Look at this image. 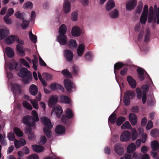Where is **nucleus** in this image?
<instances>
[{"label":"nucleus","instance_id":"nucleus-1","mask_svg":"<svg viewBox=\"0 0 159 159\" xmlns=\"http://www.w3.org/2000/svg\"><path fill=\"white\" fill-rule=\"evenodd\" d=\"M32 116H26L23 118V123L30 127H33L35 125L36 122L39 121L37 113L34 110L32 111Z\"/></svg>","mask_w":159,"mask_h":159},{"label":"nucleus","instance_id":"nucleus-2","mask_svg":"<svg viewBox=\"0 0 159 159\" xmlns=\"http://www.w3.org/2000/svg\"><path fill=\"white\" fill-rule=\"evenodd\" d=\"M66 30L67 27L65 25L62 24L60 26L57 39L59 43L62 45H65L67 42V36L65 35Z\"/></svg>","mask_w":159,"mask_h":159},{"label":"nucleus","instance_id":"nucleus-3","mask_svg":"<svg viewBox=\"0 0 159 159\" xmlns=\"http://www.w3.org/2000/svg\"><path fill=\"white\" fill-rule=\"evenodd\" d=\"M18 75L19 77L23 78V82L25 84H28L32 79L31 73L26 68H21L18 72Z\"/></svg>","mask_w":159,"mask_h":159},{"label":"nucleus","instance_id":"nucleus-4","mask_svg":"<svg viewBox=\"0 0 159 159\" xmlns=\"http://www.w3.org/2000/svg\"><path fill=\"white\" fill-rule=\"evenodd\" d=\"M136 148L135 144L131 143L127 147V151L128 154H125L123 157H121L120 159H132L134 157L136 158V153L134 151Z\"/></svg>","mask_w":159,"mask_h":159},{"label":"nucleus","instance_id":"nucleus-5","mask_svg":"<svg viewBox=\"0 0 159 159\" xmlns=\"http://www.w3.org/2000/svg\"><path fill=\"white\" fill-rule=\"evenodd\" d=\"M135 93L134 91L127 90L125 93L124 97V102L125 106H128L130 103V100L135 96Z\"/></svg>","mask_w":159,"mask_h":159},{"label":"nucleus","instance_id":"nucleus-6","mask_svg":"<svg viewBox=\"0 0 159 159\" xmlns=\"http://www.w3.org/2000/svg\"><path fill=\"white\" fill-rule=\"evenodd\" d=\"M153 7L152 6H150L149 8L148 13V22L149 23H151L152 21L154 23L157 22V17Z\"/></svg>","mask_w":159,"mask_h":159},{"label":"nucleus","instance_id":"nucleus-7","mask_svg":"<svg viewBox=\"0 0 159 159\" xmlns=\"http://www.w3.org/2000/svg\"><path fill=\"white\" fill-rule=\"evenodd\" d=\"M16 40L18 43L16 46V49L19 54L21 55H25V52L23 49V47L22 46L24 44V42L23 40H20L17 36Z\"/></svg>","mask_w":159,"mask_h":159},{"label":"nucleus","instance_id":"nucleus-8","mask_svg":"<svg viewBox=\"0 0 159 159\" xmlns=\"http://www.w3.org/2000/svg\"><path fill=\"white\" fill-rule=\"evenodd\" d=\"M136 0H129L126 4V9L128 11H130L134 9L137 4Z\"/></svg>","mask_w":159,"mask_h":159},{"label":"nucleus","instance_id":"nucleus-9","mask_svg":"<svg viewBox=\"0 0 159 159\" xmlns=\"http://www.w3.org/2000/svg\"><path fill=\"white\" fill-rule=\"evenodd\" d=\"M114 150L120 156L122 155L124 153V149L122 145L117 143L115 145Z\"/></svg>","mask_w":159,"mask_h":159},{"label":"nucleus","instance_id":"nucleus-10","mask_svg":"<svg viewBox=\"0 0 159 159\" xmlns=\"http://www.w3.org/2000/svg\"><path fill=\"white\" fill-rule=\"evenodd\" d=\"M54 111L57 117L59 118L63 112V110L61 106L58 105L55 106L52 109V112Z\"/></svg>","mask_w":159,"mask_h":159},{"label":"nucleus","instance_id":"nucleus-11","mask_svg":"<svg viewBox=\"0 0 159 159\" xmlns=\"http://www.w3.org/2000/svg\"><path fill=\"white\" fill-rule=\"evenodd\" d=\"M64 83L65 87L68 91L70 90L74 87V85L73 83L68 79H65Z\"/></svg>","mask_w":159,"mask_h":159},{"label":"nucleus","instance_id":"nucleus-12","mask_svg":"<svg viewBox=\"0 0 159 159\" xmlns=\"http://www.w3.org/2000/svg\"><path fill=\"white\" fill-rule=\"evenodd\" d=\"M58 101V98L57 96H52L50 97L48 101V105L49 107H52Z\"/></svg>","mask_w":159,"mask_h":159},{"label":"nucleus","instance_id":"nucleus-13","mask_svg":"<svg viewBox=\"0 0 159 159\" xmlns=\"http://www.w3.org/2000/svg\"><path fill=\"white\" fill-rule=\"evenodd\" d=\"M64 56L66 60L68 61H70L72 59L73 55L72 52L69 50H65L64 52Z\"/></svg>","mask_w":159,"mask_h":159},{"label":"nucleus","instance_id":"nucleus-14","mask_svg":"<svg viewBox=\"0 0 159 159\" xmlns=\"http://www.w3.org/2000/svg\"><path fill=\"white\" fill-rule=\"evenodd\" d=\"M41 119L43 123L45 125V127L50 128H52V126L51 124L50 120L48 117L45 116L43 117Z\"/></svg>","mask_w":159,"mask_h":159},{"label":"nucleus","instance_id":"nucleus-15","mask_svg":"<svg viewBox=\"0 0 159 159\" xmlns=\"http://www.w3.org/2000/svg\"><path fill=\"white\" fill-rule=\"evenodd\" d=\"M13 141L14 140H10ZM14 144L16 148H18L21 146H24L26 144L25 140H14Z\"/></svg>","mask_w":159,"mask_h":159},{"label":"nucleus","instance_id":"nucleus-16","mask_svg":"<svg viewBox=\"0 0 159 159\" xmlns=\"http://www.w3.org/2000/svg\"><path fill=\"white\" fill-rule=\"evenodd\" d=\"M127 80L129 86L132 88L134 89L136 87V82L131 76H127Z\"/></svg>","mask_w":159,"mask_h":159},{"label":"nucleus","instance_id":"nucleus-17","mask_svg":"<svg viewBox=\"0 0 159 159\" xmlns=\"http://www.w3.org/2000/svg\"><path fill=\"white\" fill-rule=\"evenodd\" d=\"M129 120L131 124L133 126L135 125L137 123V116L133 113H130L129 116Z\"/></svg>","mask_w":159,"mask_h":159},{"label":"nucleus","instance_id":"nucleus-18","mask_svg":"<svg viewBox=\"0 0 159 159\" xmlns=\"http://www.w3.org/2000/svg\"><path fill=\"white\" fill-rule=\"evenodd\" d=\"M70 3L69 1L65 0L63 5V11L65 13H68L70 11Z\"/></svg>","mask_w":159,"mask_h":159},{"label":"nucleus","instance_id":"nucleus-19","mask_svg":"<svg viewBox=\"0 0 159 159\" xmlns=\"http://www.w3.org/2000/svg\"><path fill=\"white\" fill-rule=\"evenodd\" d=\"M65 128L64 126L62 125H59L56 126L55 132L57 134L61 135L65 133Z\"/></svg>","mask_w":159,"mask_h":159},{"label":"nucleus","instance_id":"nucleus-20","mask_svg":"<svg viewBox=\"0 0 159 159\" xmlns=\"http://www.w3.org/2000/svg\"><path fill=\"white\" fill-rule=\"evenodd\" d=\"M10 34L7 30L0 29V40L4 39L7 37Z\"/></svg>","mask_w":159,"mask_h":159},{"label":"nucleus","instance_id":"nucleus-21","mask_svg":"<svg viewBox=\"0 0 159 159\" xmlns=\"http://www.w3.org/2000/svg\"><path fill=\"white\" fill-rule=\"evenodd\" d=\"M31 147L33 151L37 153L42 152L44 149L43 146L36 144L32 145Z\"/></svg>","mask_w":159,"mask_h":159},{"label":"nucleus","instance_id":"nucleus-22","mask_svg":"<svg viewBox=\"0 0 159 159\" xmlns=\"http://www.w3.org/2000/svg\"><path fill=\"white\" fill-rule=\"evenodd\" d=\"M71 33L73 36H79L80 35L81 33V30L77 26H74L72 29Z\"/></svg>","mask_w":159,"mask_h":159},{"label":"nucleus","instance_id":"nucleus-23","mask_svg":"<svg viewBox=\"0 0 159 159\" xmlns=\"http://www.w3.org/2000/svg\"><path fill=\"white\" fill-rule=\"evenodd\" d=\"M131 133L128 130H125L121 134L120 139H130Z\"/></svg>","mask_w":159,"mask_h":159},{"label":"nucleus","instance_id":"nucleus-24","mask_svg":"<svg viewBox=\"0 0 159 159\" xmlns=\"http://www.w3.org/2000/svg\"><path fill=\"white\" fill-rule=\"evenodd\" d=\"M29 92L32 95H36L38 93V89L34 84H31L29 87Z\"/></svg>","mask_w":159,"mask_h":159},{"label":"nucleus","instance_id":"nucleus-25","mask_svg":"<svg viewBox=\"0 0 159 159\" xmlns=\"http://www.w3.org/2000/svg\"><path fill=\"white\" fill-rule=\"evenodd\" d=\"M109 15L112 19L117 18L119 16V11L117 9H115L109 12Z\"/></svg>","mask_w":159,"mask_h":159},{"label":"nucleus","instance_id":"nucleus-26","mask_svg":"<svg viewBox=\"0 0 159 159\" xmlns=\"http://www.w3.org/2000/svg\"><path fill=\"white\" fill-rule=\"evenodd\" d=\"M17 36L15 35H10L5 39V41L7 44H10L14 42L15 40H16Z\"/></svg>","mask_w":159,"mask_h":159},{"label":"nucleus","instance_id":"nucleus-27","mask_svg":"<svg viewBox=\"0 0 159 159\" xmlns=\"http://www.w3.org/2000/svg\"><path fill=\"white\" fill-rule=\"evenodd\" d=\"M11 90L14 94L20 93L21 91L20 86L16 84H13L12 85Z\"/></svg>","mask_w":159,"mask_h":159},{"label":"nucleus","instance_id":"nucleus-28","mask_svg":"<svg viewBox=\"0 0 159 159\" xmlns=\"http://www.w3.org/2000/svg\"><path fill=\"white\" fill-rule=\"evenodd\" d=\"M18 64L14 61H13L9 63L7 65V67L8 68L9 70L11 71L15 69L16 70H18V69L17 68Z\"/></svg>","mask_w":159,"mask_h":159},{"label":"nucleus","instance_id":"nucleus-29","mask_svg":"<svg viewBox=\"0 0 159 159\" xmlns=\"http://www.w3.org/2000/svg\"><path fill=\"white\" fill-rule=\"evenodd\" d=\"M115 6L113 0H109L107 2L106 8L107 11H109L115 7Z\"/></svg>","mask_w":159,"mask_h":159},{"label":"nucleus","instance_id":"nucleus-30","mask_svg":"<svg viewBox=\"0 0 159 159\" xmlns=\"http://www.w3.org/2000/svg\"><path fill=\"white\" fill-rule=\"evenodd\" d=\"M5 53L7 56L10 58L13 57L14 55V52L13 49L9 47L6 48Z\"/></svg>","mask_w":159,"mask_h":159},{"label":"nucleus","instance_id":"nucleus-31","mask_svg":"<svg viewBox=\"0 0 159 159\" xmlns=\"http://www.w3.org/2000/svg\"><path fill=\"white\" fill-rule=\"evenodd\" d=\"M84 50V46L83 44H80L78 48L77 53L79 57L81 56Z\"/></svg>","mask_w":159,"mask_h":159},{"label":"nucleus","instance_id":"nucleus-32","mask_svg":"<svg viewBox=\"0 0 159 159\" xmlns=\"http://www.w3.org/2000/svg\"><path fill=\"white\" fill-rule=\"evenodd\" d=\"M50 88L52 90H55L57 89H63L62 86L57 83H53L50 85Z\"/></svg>","mask_w":159,"mask_h":159},{"label":"nucleus","instance_id":"nucleus-33","mask_svg":"<svg viewBox=\"0 0 159 159\" xmlns=\"http://www.w3.org/2000/svg\"><path fill=\"white\" fill-rule=\"evenodd\" d=\"M138 130V135L140 136L142 139H146L147 134L146 133H144L143 129L142 128H139Z\"/></svg>","mask_w":159,"mask_h":159},{"label":"nucleus","instance_id":"nucleus-34","mask_svg":"<svg viewBox=\"0 0 159 159\" xmlns=\"http://www.w3.org/2000/svg\"><path fill=\"white\" fill-rule=\"evenodd\" d=\"M121 128L122 129H131L132 128L129 122L128 121L125 122L121 126Z\"/></svg>","mask_w":159,"mask_h":159},{"label":"nucleus","instance_id":"nucleus-35","mask_svg":"<svg viewBox=\"0 0 159 159\" xmlns=\"http://www.w3.org/2000/svg\"><path fill=\"white\" fill-rule=\"evenodd\" d=\"M51 128L44 127L43 131L48 138H50L52 136V133L50 130Z\"/></svg>","mask_w":159,"mask_h":159},{"label":"nucleus","instance_id":"nucleus-36","mask_svg":"<svg viewBox=\"0 0 159 159\" xmlns=\"http://www.w3.org/2000/svg\"><path fill=\"white\" fill-rule=\"evenodd\" d=\"M137 71L139 75V78L140 80L143 81L144 79L143 70L141 68H139L137 69Z\"/></svg>","mask_w":159,"mask_h":159},{"label":"nucleus","instance_id":"nucleus-37","mask_svg":"<svg viewBox=\"0 0 159 159\" xmlns=\"http://www.w3.org/2000/svg\"><path fill=\"white\" fill-rule=\"evenodd\" d=\"M60 98L62 102L67 104H69L70 102V99L67 96H61L60 97Z\"/></svg>","mask_w":159,"mask_h":159},{"label":"nucleus","instance_id":"nucleus-38","mask_svg":"<svg viewBox=\"0 0 159 159\" xmlns=\"http://www.w3.org/2000/svg\"><path fill=\"white\" fill-rule=\"evenodd\" d=\"M159 147V143L156 140H154L151 143V147L154 151L157 150Z\"/></svg>","mask_w":159,"mask_h":159},{"label":"nucleus","instance_id":"nucleus-39","mask_svg":"<svg viewBox=\"0 0 159 159\" xmlns=\"http://www.w3.org/2000/svg\"><path fill=\"white\" fill-rule=\"evenodd\" d=\"M143 4L141 1L139 2L135 12L136 14H139L141 12L143 8Z\"/></svg>","mask_w":159,"mask_h":159},{"label":"nucleus","instance_id":"nucleus-40","mask_svg":"<svg viewBox=\"0 0 159 159\" xmlns=\"http://www.w3.org/2000/svg\"><path fill=\"white\" fill-rule=\"evenodd\" d=\"M66 116L68 119L73 118L74 115L72 111L69 108H67L66 111Z\"/></svg>","mask_w":159,"mask_h":159},{"label":"nucleus","instance_id":"nucleus-41","mask_svg":"<svg viewBox=\"0 0 159 159\" xmlns=\"http://www.w3.org/2000/svg\"><path fill=\"white\" fill-rule=\"evenodd\" d=\"M131 136H132L131 139H137L138 135L136 129L135 128H134L131 129Z\"/></svg>","mask_w":159,"mask_h":159},{"label":"nucleus","instance_id":"nucleus-42","mask_svg":"<svg viewBox=\"0 0 159 159\" xmlns=\"http://www.w3.org/2000/svg\"><path fill=\"white\" fill-rule=\"evenodd\" d=\"M150 134L153 137L157 138L159 136V129H153L151 131Z\"/></svg>","mask_w":159,"mask_h":159},{"label":"nucleus","instance_id":"nucleus-43","mask_svg":"<svg viewBox=\"0 0 159 159\" xmlns=\"http://www.w3.org/2000/svg\"><path fill=\"white\" fill-rule=\"evenodd\" d=\"M116 119V114L114 112L113 113L109 116L108 121H110L111 124H114Z\"/></svg>","mask_w":159,"mask_h":159},{"label":"nucleus","instance_id":"nucleus-44","mask_svg":"<svg viewBox=\"0 0 159 159\" xmlns=\"http://www.w3.org/2000/svg\"><path fill=\"white\" fill-rule=\"evenodd\" d=\"M154 10L157 17V24H159V8L157 7V5H154Z\"/></svg>","mask_w":159,"mask_h":159},{"label":"nucleus","instance_id":"nucleus-45","mask_svg":"<svg viewBox=\"0 0 159 159\" xmlns=\"http://www.w3.org/2000/svg\"><path fill=\"white\" fill-rule=\"evenodd\" d=\"M69 46L70 48H75L77 46V44L75 40L71 39L68 42Z\"/></svg>","mask_w":159,"mask_h":159},{"label":"nucleus","instance_id":"nucleus-46","mask_svg":"<svg viewBox=\"0 0 159 159\" xmlns=\"http://www.w3.org/2000/svg\"><path fill=\"white\" fill-rule=\"evenodd\" d=\"M33 4L30 1H28L24 3L23 5V7L25 9H31L33 7Z\"/></svg>","mask_w":159,"mask_h":159},{"label":"nucleus","instance_id":"nucleus-47","mask_svg":"<svg viewBox=\"0 0 159 159\" xmlns=\"http://www.w3.org/2000/svg\"><path fill=\"white\" fill-rule=\"evenodd\" d=\"M146 32L144 41L145 43H147L149 40L150 36V32L149 29H147L146 30Z\"/></svg>","mask_w":159,"mask_h":159},{"label":"nucleus","instance_id":"nucleus-48","mask_svg":"<svg viewBox=\"0 0 159 159\" xmlns=\"http://www.w3.org/2000/svg\"><path fill=\"white\" fill-rule=\"evenodd\" d=\"M125 118L124 117L120 116L118 117L116 120V125L118 126H120L125 120Z\"/></svg>","mask_w":159,"mask_h":159},{"label":"nucleus","instance_id":"nucleus-49","mask_svg":"<svg viewBox=\"0 0 159 159\" xmlns=\"http://www.w3.org/2000/svg\"><path fill=\"white\" fill-rule=\"evenodd\" d=\"M23 20V21L21 24V27L23 30L26 29L29 25L30 21L25 20Z\"/></svg>","mask_w":159,"mask_h":159},{"label":"nucleus","instance_id":"nucleus-50","mask_svg":"<svg viewBox=\"0 0 159 159\" xmlns=\"http://www.w3.org/2000/svg\"><path fill=\"white\" fill-rule=\"evenodd\" d=\"M85 59L88 61H91L93 58V56L89 52H87L85 55Z\"/></svg>","mask_w":159,"mask_h":159},{"label":"nucleus","instance_id":"nucleus-51","mask_svg":"<svg viewBox=\"0 0 159 159\" xmlns=\"http://www.w3.org/2000/svg\"><path fill=\"white\" fill-rule=\"evenodd\" d=\"M23 107L28 110H32V107L29 102L26 101H23Z\"/></svg>","mask_w":159,"mask_h":159},{"label":"nucleus","instance_id":"nucleus-52","mask_svg":"<svg viewBox=\"0 0 159 159\" xmlns=\"http://www.w3.org/2000/svg\"><path fill=\"white\" fill-rule=\"evenodd\" d=\"M14 131L15 134L19 137H21L23 135V133L22 131L17 128L14 129Z\"/></svg>","mask_w":159,"mask_h":159},{"label":"nucleus","instance_id":"nucleus-53","mask_svg":"<svg viewBox=\"0 0 159 159\" xmlns=\"http://www.w3.org/2000/svg\"><path fill=\"white\" fill-rule=\"evenodd\" d=\"M123 64L121 62H118L116 63L114 65V72L115 73V70L120 69L123 66Z\"/></svg>","mask_w":159,"mask_h":159},{"label":"nucleus","instance_id":"nucleus-54","mask_svg":"<svg viewBox=\"0 0 159 159\" xmlns=\"http://www.w3.org/2000/svg\"><path fill=\"white\" fill-rule=\"evenodd\" d=\"M147 16L141 15L140 18V22L142 24H145L147 20Z\"/></svg>","mask_w":159,"mask_h":159},{"label":"nucleus","instance_id":"nucleus-55","mask_svg":"<svg viewBox=\"0 0 159 159\" xmlns=\"http://www.w3.org/2000/svg\"><path fill=\"white\" fill-rule=\"evenodd\" d=\"M62 74L68 77H70L71 76V74L67 69L63 70L61 71Z\"/></svg>","mask_w":159,"mask_h":159},{"label":"nucleus","instance_id":"nucleus-56","mask_svg":"<svg viewBox=\"0 0 159 159\" xmlns=\"http://www.w3.org/2000/svg\"><path fill=\"white\" fill-rule=\"evenodd\" d=\"M30 102L34 108L36 109L38 108V102L36 99H30Z\"/></svg>","mask_w":159,"mask_h":159},{"label":"nucleus","instance_id":"nucleus-57","mask_svg":"<svg viewBox=\"0 0 159 159\" xmlns=\"http://www.w3.org/2000/svg\"><path fill=\"white\" fill-rule=\"evenodd\" d=\"M78 13L77 12L74 11L72 13L71 19L72 21H75L78 18Z\"/></svg>","mask_w":159,"mask_h":159},{"label":"nucleus","instance_id":"nucleus-58","mask_svg":"<svg viewBox=\"0 0 159 159\" xmlns=\"http://www.w3.org/2000/svg\"><path fill=\"white\" fill-rule=\"evenodd\" d=\"M137 97L138 99H140L141 98V90L139 88H137L136 89Z\"/></svg>","mask_w":159,"mask_h":159},{"label":"nucleus","instance_id":"nucleus-59","mask_svg":"<svg viewBox=\"0 0 159 159\" xmlns=\"http://www.w3.org/2000/svg\"><path fill=\"white\" fill-rule=\"evenodd\" d=\"M15 15L17 18L21 19V20L24 19L23 14L20 13V11H18L15 13Z\"/></svg>","mask_w":159,"mask_h":159},{"label":"nucleus","instance_id":"nucleus-60","mask_svg":"<svg viewBox=\"0 0 159 159\" xmlns=\"http://www.w3.org/2000/svg\"><path fill=\"white\" fill-rule=\"evenodd\" d=\"M9 17L5 16L3 18L5 22L7 24L10 25L12 23L11 20L9 18Z\"/></svg>","mask_w":159,"mask_h":159},{"label":"nucleus","instance_id":"nucleus-61","mask_svg":"<svg viewBox=\"0 0 159 159\" xmlns=\"http://www.w3.org/2000/svg\"><path fill=\"white\" fill-rule=\"evenodd\" d=\"M78 70V66L74 65L72 67L71 71L73 74L76 75L77 74Z\"/></svg>","mask_w":159,"mask_h":159},{"label":"nucleus","instance_id":"nucleus-62","mask_svg":"<svg viewBox=\"0 0 159 159\" xmlns=\"http://www.w3.org/2000/svg\"><path fill=\"white\" fill-rule=\"evenodd\" d=\"M20 61L22 64H23L24 66L27 67L29 68L30 67L29 64L24 59H21Z\"/></svg>","mask_w":159,"mask_h":159},{"label":"nucleus","instance_id":"nucleus-63","mask_svg":"<svg viewBox=\"0 0 159 159\" xmlns=\"http://www.w3.org/2000/svg\"><path fill=\"white\" fill-rule=\"evenodd\" d=\"M44 77L47 80H51L52 79V75L46 73L44 74Z\"/></svg>","mask_w":159,"mask_h":159},{"label":"nucleus","instance_id":"nucleus-64","mask_svg":"<svg viewBox=\"0 0 159 159\" xmlns=\"http://www.w3.org/2000/svg\"><path fill=\"white\" fill-rule=\"evenodd\" d=\"M27 159H39V156L36 154H33L29 156Z\"/></svg>","mask_w":159,"mask_h":159}]
</instances>
